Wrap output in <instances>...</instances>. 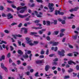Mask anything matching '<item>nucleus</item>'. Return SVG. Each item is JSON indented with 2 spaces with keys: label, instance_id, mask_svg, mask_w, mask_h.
<instances>
[{
  "label": "nucleus",
  "instance_id": "8fccbe9b",
  "mask_svg": "<svg viewBox=\"0 0 79 79\" xmlns=\"http://www.w3.org/2000/svg\"><path fill=\"white\" fill-rule=\"evenodd\" d=\"M21 26H22V23H19V24L18 26V27H21Z\"/></svg>",
  "mask_w": 79,
  "mask_h": 79
},
{
  "label": "nucleus",
  "instance_id": "680f3d73",
  "mask_svg": "<svg viewBox=\"0 0 79 79\" xmlns=\"http://www.w3.org/2000/svg\"><path fill=\"white\" fill-rule=\"evenodd\" d=\"M64 35V34L63 33H61L60 34V37H63Z\"/></svg>",
  "mask_w": 79,
  "mask_h": 79
},
{
  "label": "nucleus",
  "instance_id": "e2e57ef3",
  "mask_svg": "<svg viewBox=\"0 0 79 79\" xmlns=\"http://www.w3.org/2000/svg\"><path fill=\"white\" fill-rule=\"evenodd\" d=\"M76 69L77 70H79V65H77L76 66Z\"/></svg>",
  "mask_w": 79,
  "mask_h": 79
},
{
  "label": "nucleus",
  "instance_id": "0eeeda50",
  "mask_svg": "<svg viewBox=\"0 0 79 79\" xmlns=\"http://www.w3.org/2000/svg\"><path fill=\"white\" fill-rule=\"evenodd\" d=\"M29 15V14H28L23 15H19L18 16L19 18H24V17H26V16H28Z\"/></svg>",
  "mask_w": 79,
  "mask_h": 79
},
{
  "label": "nucleus",
  "instance_id": "ddd939ff",
  "mask_svg": "<svg viewBox=\"0 0 79 79\" xmlns=\"http://www.w3.org/2000/svg\"><path fill=\"white\" fill-rule=\"evenodd\" d=\"M68 62L69 64H72V63H73V64H76V63L73 62V61L72 60H70L68 61Z\"/></svg>",
  "mask_w": 79,
  "mask_h": 79
},
{
  "label": "nucleus",
  "instance_id": "4c0bfd02",
  "mask_svg": "<svg viewBox=\"0 0 79 79\" xmlns=\"http://www.w3.org/2000/svg\"><path fill=\"white\" fill-rule=\"evenodd\" d=\"M40 22V20H36L34 21V23H38Z\"/></svg>",
  "mask_w": 79,
  "mask_h": 79
},
{
  "label": "nucleus",
  "instance_id": "39448f33",
  "mask_svg": "<svg viewBox=\"0 0 79 79\" xmlns=\"http://www.w3.org/2000/svg\"><path fill=\"white\" fill-rule=\"evenodd\" d=\"M50 44H52V46H57L59 43L58 42H54L53 41H51L49 42Z\"/></svg>",
  "mask_w": 79,
  "mask_h": 79
},
{
  "label": "nucleus",
  "instance_id": "052dcab7",
  "mask_svg": "<svg viewBox=\"0 0 79 79\" xmlns=\"http://www.w3.org/2000/svg\"><path fill=\"white\" fill-rule=\"evenodd\" d=\"M39 33L40 34H42L43 33V32L42 31H39Z\"/></svg>",
  "mask_w": 79,
  "mask_h": 79
},
{
  "label": "nucleus",
  "instance_id": "7c9ffc66",
  "mask_svg": "<svg viewBox=\"0 0 79 79\" xmlns=\"http://www.w3.org/2000/svg\"><path fill=\"white\" fill-rule=\"evenodd\" d=\"M78 8H79V7H77L75 8H74L73 9V11H77Z\"/></svg>",
  "mask_w": 79,
  "mask_h": 79
},
{
  "label": "nucleus",
  "instance_id": "2eb2a0df",
  "mask_svg": "<svg viewBox=\"0 0 79 79\" xmlns=\"http://www.w3.org/2000/svg\"><path fill=\"white\" fill-rule=\"evenodd\" d=\"M18 53L19 54H20L21 55L23 54V52L21 51V50H19L18 51Z\"/></svg>",
  "mask_w": 79,
  "mask_h": 79
},
{
  "label": "nucleus",
  "instance_id": "20e7f679",
  "mask_svg": "<svg viewBox=\"0 0 79 79\" xmlns=\"http://www.w3.org/2000/svg\"><path fill=\"white\" fill-rule=\"evenodd\" d=\"M58 53L60 57H61V56H64V51L63 50H62L61 52L58 51Z\"/></svg>",
  "mask_w": 79,
  "mask_h": 79
},
{
  "label": "nucleus",
  "instance_id": "49530a36",
  "mask_svg": "<svg viewBox=\"0 0 79 79\" xmlns=\"http://www.w3.org/2000/svg\"><path fill=\"white\" fill-rule=\"evenodd\" d=\"M54 25H56V24H57V20H54Z\"/></svg>",
  "mask_w": 79,
  "mask_h": 79
},
{
  "label": "nucleus",
  "instance_id": "c9c22d12",
  "mask_svg": "<svg viewBox=\"0 0 79 79\" xmlns=\"http://www.w3.org/2000/svg\"><path fill=\"white\" fill-rule=\"evenodd\" d=\"M1 68H3V69L5 67L4 66V64H3V63H1Z\"/></svg>",
  "mask_w": 79,
  "mask_h": 79
},
{
  "label": "nucleus",
  "instance_id": "393cba45",
  "mask_svg": "<svg viewBox=\"0 0 79 79\" xmlns=\"http://www.w3.org/2000/svg\"><path fill=\"white\" fill-rule=\"evenodd\" d=\"M4 9V7L3 6H0V10L1 11H3V10Z\"/></svg>",
  "mask_w": 79,
  "mask_h": 79
},
{
  "label": "nucleus",
  "instance_id": "f03ea898",
  "mask_svg": "<svg viewBox=\"0 0 79 79\" xmlns=\"http://www.w3.org/2000/svg\"><path fill=\"white\" fill-rule=\"evenodd\" d=\"M2 17H6V16H7V17H8L7 19H8L13 18V16L12 15H11V14L10 13L8 14L7 15H6V14L5 13H2Z\"/></svg>",
  "mask_w": 79,
  "mask_h": 79
},
{
  "label": "nucleus",
  "instance_id": "6e6552de",
  "mask_svg": "<svg viewBox=\"0 0 79 79\" xmlns=\"http://www.w3.org/2000/svg\"><path fill=\"white\" fill-rule=\"evenodd\" d=\"M21 30H24V33L25 34H26L27 33V29L26 28L23 27L21 29Z\"/></svg>",
  "mask_w": 79,
  "mask_h": 79
},
{
  "label": "nucleus",
  "instance_id": "412c9836",
  "mask_svg": "<svg viewBox=\"0 0 79 79\" xmlns=\"http://www.w3.org/2000/svg\"><path fill=\"white\" fill-rule=\"evenodd\" d=\"M5 56H2L1 58L0 59V61H2L3 60H5Z\"/></svg>",
  "mask_w": 79,
  "mask_h": 79
},
{
  "label": "nucleus",
  "instance_id": "cd10ccee",
  "mask_svg": "<svg viewBox=\"0 0 79 79\" xmlns=\"http://www.w3.org/2000/svg\"><path fill=\"white\" fill-rule=\"evenodd\" d=\"M73 53L74 56H77V55H78V54H79V53H78V52H73Z\"/></svg>",
  "mask_w": 79,
  "mask_h": 79
},
{
  "label": "nucleus",
  "instance_id": "2f4dec72",
  "mask_svg": "<svg viewBox=\"0 0 79 79\" xmlns=\"http://www.w3.org/2000/svg\"><path fill=\"white\" fill-rule=\"evenodd\" d=\"M17 64H18L19 65V64H20L21 63V61L18 60L17 61Z\"/></svg>",
  "mask_w": 79,
  "mask_h": 79
},
{
  "label": "nucleus",
  "instance_id": "f704fd0d",
  "mask_svg": "<svg viewBox=\"0 0 79 79\" xmlns=\"http://www.w3.org/2000/svg\"><path fill=\"white\" fill-rule=\"evenodd\" d=\"M70 70H68V73H71V72H73V69H70Z\"/></svg>",
  "mask_w": 79,
  "mask_h": 79
},
{
  "label": "nucleus",
  "instance_id": "e433bc0d",
  "mask_svg": "<svg viewBox=\"0 0 79 79\" xmlns=\"http://www.w3.org/2000/svg\"><path fill=\"white\" fill-rule=\"evenodd\" d=\"M25 74L27 76H29V74H30V72L28 71L27 72H26Z\"/></svg>",
  "mask_w": 79,
  "mask_h": 79
},
{
  "label": "nucleus",
  "instance_id": "1a4fd4ad",
  "mask_svg": "<svg viewBox=\"0 0 79 79\" xmlns=\"http://www.w3.org/2000/svg\"><path fill=\"white\" fill-rule=\"evenodd\" d=\"M27 44H29V45L30 46H32L34 44H32V41L31 40H27Z\"/></svg>",
  "mask_w": 79,
  "mask_h": 79
},
{
  "label": "nucleus",
  "instance_id": "c85d7f7f",
  "mask_svg": "<svg viewBox=\"0 0 79 79\" xmlns=\"http://www.w3.org/2000/svg\"><path fill=\"white\" fill-rule=\"evenodd\" d=\"M35 29H36V30L41 29H42V27H36V28H35Z\"/></svg>",
  "mask_w": 79,
  "mask_h": 79
},
{
  "label": "nucleus",
  "instance_id": "37998d69",
  "mask_svg": "<svg viewBox=\"0 0 79 79\" xmlns=\"http://www.w3.org/2000/svg\"><path fill=\"white\" fill-rule=\"evenodd\" d=\"M11 6L12 7V8H16V6H15L13 4H12L11 5Z\"/></svg>",
  "mask_w": 79,
  "mask_h": 79
},
{
  "label": "nucleus",
  "instance_id": "5fc2aeb1",
  "mask_svg": "<svg viewBox=\"0 0 79 79\" xmlns=\"http://www.w3.org/2000/svg\"><path fill=\"white\" fill-rule=\"evenodd\" d=\"M68 56H73V54L72 53H69L68 54Z\"/></svg>",
  "mask_w": 79,
  "mask_h": 79
},
{
  "label": "nucleus",
  "instance_id": "09e8293b",
  "mask_svg": "<svg viewBox=\"0 0 79 79\" xmlns=\"http://www.w3.org/2000/svg\"><path fill=\"white\" fill-rule=\"evenodd\" d=\"M36 25V26H39L40 27L42 26V24L40 23H37Z\"/></svg>",
  "mask_w": 79,
  "mask_h": 79
},
{
  "label": "nucleus",
  "instance_id": "f8f14e48",
  "mask_svg": "<svg viewBox=\"0 0 79 79\" xmlns=\"http://www.w3.org/2000/svg\"><path fill=\"white\" fill-rule=\"evenodd\" d=\"M35 13L36 14V16L38 17V18H41V17H42V15H40L38 14V12H37V11H35Z\"/></svg>",
  "mask_w": 79,
  "mask_h": 79
},
{
  "label": "nucleus",
  "instance_id": "338daca9",
  "mask_svg": "<svg viewBox=\"0 0 79 79\" xmlns=\"http://www.w3.org/2000/svg\"><path fill=\"white\" fill-rule=\"evenodd\" d=\"M10 55H11V54H10V53H8V54H7L8 58H10Z\"/></svg>",
  "mask_w": 79,
  "mask_h": 79
},
{
  "label": "nucleus",
  "instance_id": "bb28decb",
  "mask_svg": "<svg viewBox=\"0 0 79 79\" xmlns=\"http://www.w3.org/2000/svg\"><path fill=\"white\" fill-rule=\"evenodd\" d=\"M36 1L38 3H43V1L42 0H36Z\"/></svg>",
  "mask_w": 79,
  "mask_h": 79
},
{
  "label": "nucleus",
  "instance_id": "9b49d317",
  "mask_svg": "<svg viewBox=\"0 0 79 79\" xmlns=\"http://www.w3.org/2000/svg\"><path fill=\"white\" fill-rule=\"evenodd\" d=\"M17 37L20 38L22 37V35L19 34L16 35H13L14 38H15V39H16Z\"/></svg>",
  "mask_w": 79,
  "mask_h": 79
},
{
  "label": "nucleus",
  "instance_id": "7ed1b4c3",
  "mask_svg": "<svg viewBox=\"0 0 79 79\" xmlns=\"http://www.w3.org/2000/svg\"><path fill=\"white\" fill-rule=\"evenodd\" d=\"M53 6H54V4L53 3L50 4L49 5L48 7L51 10L50 12H53V10H54V7H53Z\"/></svg>",
  "mask_w": 79,
  "mask_h": 79
},
{
  "label": "nucleus",
  "instance_id": "72a5a7b5",
  "mask_svg": "<svg viewBox=\"0 0 79 79\" xmlns=\"http://www.w3.org/2000/svg\"><path fill=\"white\" fill-rule=\"evenodd\" d=\"M23 58H29V56H28L27 55H23Z\"/></svg>",
  "mask_w": 79,
  "mask_h": 79
},
{
  "label": "nucleus",
  "instance_id": "a878e982",
  "mask_svg": "<svg viewBox=\"0 0 79 79\" xmlns=\"http://www.w3.org/2000/svg\"><path fill=\"white\" fill-rule=\"evenodd\" d=\"M45 53V51H44V49H41V51L40 52V54L41 55H44V53Z\"/></svg>",
  "mask_w": 79,
  "mask_h": 79
},
{
  "label": "nucleus",
  "instance_id": "3c124183",
  "mask_svg": "<svg viewBox=\"0 0 79 79\" xmlns=\"http://www.w3.org/2000/svg\"><path fill=\"white\" fill-rule=\"evenodd\" d=\"M5 32L7 33V34H8L9 33V31L7 30H5L4 31Z\"/></svg>",
  "mask_w": 79,
  "mask_h": 79
},
{
  "label": "nucleus",
  "instance_id": "f257e3e1",
  "mask_svg": "<svg viewBox=\"0 0 79 79\" xmlns=\"http://www.w3.org/2000/svg\"><path fill=\"white\" fill-rule=\"evenodd\" d=\"M27 7H26V6H24L22 7H18L17 8V10H18V11H19V10H21L20 11V13H23L25 11V10H27ZM22 9H23V10Z\"/></svg>",
  "mask_w": 79,
  "mask_h": 79
},
{
  "label": "nucleus",
  "instance_id": "58836bf2",
  "mask_svg": "<svg viewBox=\"0 0 79 79\" xmlns=\"http://www.w3.org/2000/svg\"><path fill=\"white\" fill-rule=\"evenodd\" d=\"M53 76V74H50L49 75H47V73L45 74V76L46 77H47V76Z\"/></svg>",
  "mask_w": 79,
  "mask_h": 79
},
{
  "label": "nucleus",
  "instance_id": "79ce46f5",
  "mask_svg": "<svg viewBox=\"0 0 79 79\" xmlns=\"http://www.w3.org/2000/svg\"><path fill=\"white\" fill-rule=\"evenodd\" d=\"M73 77H76V76H77V73H73Z\"/></svg>",
  "mask_w": 79,
  "mask_h": 79
},
{
  "label": "nucleus",
  "instance_id": "b1692460",
  "mask_svg": "<svg viewBox=\"0 0 79 79\" xmlns=\"http://www.w3.org/2000/svg\"><path fill=\"white\" fill-rule=\"evenodd\" d=\"M68 45L69 46V48H73V46H72V45H71L70 44L68 43Z\"/></svg>",
  "mask_w": 79,
  "mask_h": 79
},
{
  "label": "nucleus",
  "instance_id": "6e6d98bb",
  "mask_svg": "<svg viewBox=\"0 0 79 79\" xmlns=\"http://www.w3.org/2000/svg\"><path fill=\"white\" fill-rule=\"evenodd\" d=\"M16 24H17V23H14L11 24V26H14V25H16Z\"/></svg>",
  "mask_w": 79,
  "mask_h": 79
},
{
  "label": "nucleus",
  "instance_id": "864d4df0",
  "mask_svg": "<svg viewBox=\"0 0 79 79\" xmlns=\"http://www.w3.org/2000/svg\"><path fill=\"white\" fill-rule=\"evenodd\" d=\"M57 49L58 47H56L54 48V51L55 52H56V51H57Z\"/></svg>",
  "mask_w": 79,
  "mask_h": 79
},
{
  "label": "nucleus",
  "instance_id": "4468645a",
  "mask_svg": "<svg viewBox=\"0 0 79 79\" xmlns=\"http://www.w3.org/2000/svg\"><path fill=\"white\" fill-rule=\"evenodd\" d=\"M35 63L36 64H41L42 63V61L40 60H38L36 61Z\"/></svg>",
  "mask_w": 79,
  "mask_h": 79
},
{
  "label": "nucleus",
  "instance_id": "aec40b11",
  "mask_svg": "<svg viewBox=\"0 0 79 79\" xmlns=\"http://www.w3.org/2000/svg\"><path fill=\"white\" fill-rule=\"evenodd\" d=\"M33 44L32 43V44H33V45H32V46L33 45H37L39 44V42L38 41H34L33 42Z\"/></svg>",
  "mask_w": 79,
  "mask_h": 79
},
{
  "label": "nucleus",
  "instance_id": "9d476101",
  "mask_svg": "<svg viewBox=\"0 0 79 79\" xmlns=\"http://www.w3.org/2000/svg\"><path fill=\"white\" fill-rule=\"evenodd\" d=\"M50 66L49 65H46L45 68V69L46 71H48L49 70V69H50Z\"/></svg>",
  "mask_w": 79,
  "mask_h": 79
},
{
  "label": "nucleus",
  "instance_id": "c03bdc74",
  "mask_svg": "<svg viewBox=\"0 0 79 79\" xmlns=\"http://www.w3.org/2000/svg\"><path fill=\"white\" fill-rule=\"evenodd\" d=\"M53 61H58V59L56 58L53 60Z\"/></svg>",
  "mask_w": 79,
  "mask_h": 79
},
{
  "label": "nucleus",
  "instance_id": "6ab92c4d",
  "mask_svg": "<svg viewBox=\"0 0 79 79\" xmlns=\"http://www.w3.org/2000/svg\"><path fill=\"white\" fill-rule=\"evenodd\" d=\"M77 35H75L73 36L72 37V38L73 39L76 40L77 39Z\"/></svg>",
  "mask_w": 79,
  "mask_h": 79
},
{
  "label": "nucleus",
  "instance_id": "f3484780",
  "mask_svg": "<svg viewBox=\"0 0 79 79\" xmlns=\"http://www.w3.org/2000/svg\"><path fill=\"white\" fill-rule=\"evenodd\" d=\"M58 15H64V13L63 12H60V10L58 11Z\"/></svg>",
  "mask_w": 79,
  "mask_h": 79
},
{
  "label": "nucleus",
  "instance_id": "5701e85b",
  "mask_svg": "<svg viewBox=\"0 0 79 79\" xmlns=\"http://www.w3.org/2000/svg\"><path fill=\"white\" fill-rule=\"evenodd\" d=\"M52 64L53 66H56L58 64V63L56 62H54L52 63Z\"/></svg>",
  "mask_w": 79,
  "mask_h": 79
},
{
  "label": "nucleus",
  "instance_id": "603ef678",
  "mask_svg": "<svg viewBox=\"0 0 79 79\" xmlns=\"http://www.w3.org/2000/svg\"><path fill=\"white\" fill-rule=\"evenodd\" d=\"M49 53V50H48V49H47L46 51V54L48 55Z\"/></svg>",
  "mask_w": 79,
  "mask_h": 79
},
{
  "label": "nucleus",
  "instance_id": "0e129e2a",
  "mask_svg": "<svg viewBox=\"0 0 79 79\" xmlns=\"http://www.w3.org/2000/svg\"><path fill=\"white\" fill-rule=\"evenodd\" d=\"M53 56H54V54H50L49 55V56H50V57H53Z\"/></svg>",
  "mask_w": 79,
  "mask_h": 79
},
{
  "label": "nucleus",
  "instance_id": "dca6fc26",
  "mask_svg": "<svg viewBox=\"0 0 79 79\" xmlns=\"http://www.w3.org/2000/svg\"><path fill=\"white\" fill-rule=\"evenodd\" d=\"M8 45H7L6 46H6L5 44H3L2 45V47L3 48H6L7 50H8Z\"/></svg>",
  "mask_w": 79,
  "mask_h": 79
},
{
  "label": "nucleus",
  "instance_id": "c756f323",
  "mask_svg": "<svg viewBox=\"0 0 79 79\" xmlns=\"http://www.w3.org/2000/svg\"><path fill=\"white\" fill-rule=\"evenodd\" d=\"M38 74H39V73L37 72L35 74V77H40V76Z\"/></svg>",
  "mask_w": 79,
  "mask_h": 79
},
{
  "label": "nucleus",
  "instance_id": "69168bd1",
  "mask_svg": "<svg viewBox=\"0 0 79 79\" xmlns=\"http://www.w3.org/2000/svg\"><path fill=\"white\" fill-rule=\"evenodd\" d=\"M61 23L62 24H65V20H63L62 21Z\"/></svg>",
  "mask_w": 79,
  "mask_h": 79
},
{
  "label": "nucleus",
  "instance_id": "de8ad7c7",
  "mask_svg": "<svg viewBox=\"0 0 79 79\" xmlns=\"http://www.w3.org/2000/svg\"><path fill=\"white\" fill-rule=\"evenodd\" d=\"M3 69H4L6 72H8V70L7 69V68L6 67H4Z\"/></svg>",
  "mask_w": 79,
  "mask_h": 79
},
{
  "label": "nucleus",
  "instance_id": "774afa93",
  "mask_svg": "<svg viewBox=\"0 0 79 79\" xmlns=\"http://www.w3.org/2000/svg\"><path fill=\"white\" fill-rule=\"evenodd\" d=\"M24 66H26L27 65V64H26V63H23L22 64Z\"/></svg>",
  "mask_w": 79,
  "mask_h": 79
},
{
  "label": "nucleus",
  "instance_id": "a18cd8bd",
  "mask_svg": "<svg viewBox=\"0 0 79 79\" xmlns=\"http://www.w3.org/2000/svg\"><path fill=\"white\" fill-rule=\"evenodd\" d=\"M55 15H58V11H57V10H56L55 11Z\"/></svg>",
  "mask_w": 79,
  "mask_h": 79
},
{
  "label": "nucleus",
  "instance_id": "473e14b6",
  "mask_svg": "<svg viewBox=\"0 0 79 79\" xmlns=\"http://www.w3.org/2000/svg\"><path fill=\"white\" fill-rule=\"evenodd\" d=\"M46 23L47 24V26H50V22L49 21H46Z\"/></svg>",
  "mask_w": 79,
  "mask_h": 79
},
{
  "label": "nucleus",
  "instance_id": "4d7b16f0",
  "mask_svg": "<svg viewBox=\"0 0 79 79\" xmlns=\"http://www.w3.org/2000/svg\"><path fill=\"white\" fill-rule=\"evenodd\" d=\"M10 49H11V51H13L14 50V48H13V47H12V46H10Z\"/></svg>",
  "mask_w": 79,
  "mask_h": 79
},
{
  "label": "nucleus",
  "instance_id": "bf43d9fd",
  "mask_svg": "<svg viewBox=\"0 0 79 79\" xmlns=\"http://www.w3.org/2000/svg\"><path fill=\"white\" fill-rule=\"evenodd\" d=\"M46 39L47 40H50V37L49 36H48L46 37Z\"/></svg>",
  "mask_w": 79,
  "mask_h": 79
},
{
  "label": "nucleus",
  "instance_id": "13d9d810",
  "mask_svg": "<svg viewBox=\"0 0 79 79\" xmlns=\"http://www.w3.org/2000/svg\"><path fill=\"white\" fill-rule=\"evenodd\" d=\"M62 71L63 73H65V69H64L62 68Z\"/></svg>",
  "mask_w": 79,
  "mask_h": 79
},
{
  "label": "nucleus",
  "instance_id": "a211bd4d",
  "mask_svg": "<svg viewBox=\"0 0 79 79\" xmlns=\"http://www.w3.org/2000/svg\"><path fill=\"white\" fill-rule=\"evenodd\" d=\"M59 33V31H55L53 33V35H58Z\"/></svg>",
  "mask_w": 79,
  "mask_h": 79
},
{
  "label": "nucleus",
  "instance_id": "423d86ee",
  "mask_svg": "<svg viewBox=\"0 0 79 79\" xmlns=\"http://www.w3.org/2000/svg\"><path fill=\"white\" fill-rule=\"evenodd\" d=\"M30 35H34V37H40L39 35H37V32H31L30 33Z\"/></svg>",
  "mask_w": 79,
  "mask_h": 79
},
{
  "label": "nucleus",
  "instance_id": "ea45409f",
  "mask_svg": "<svg viewBox=\"0 0 79 79\" xmlns=\"http://www.w3.org/2000/svg\"><path fill=\"white\" fill-rule=\"evenodd\" d=\"M70 77L69 76H65L64 77V79H68Z\"/></svg>",
  "mask_w": 79,
  "mask_h": 79
},
{
  "label": "nucleus",
  "instance_id": "a19ab883",
  "mask_svg": "<svg viewBox=\"0 0 79 79\" xmlns=\"http://www.w3.org/2000/svg\"><path fill=\"white\" fill-rule=\"evenodd\" d=\"M20 77V79H23V75H20V74L19 75Z\"/></svg>",
  "mask_w": 79,
  "mask_h": 79
},
{
  "label": "nucleus",
  "instance_id": "4be33fe9",
  "mask_svg": "<svg viewBox=\"0 0 79 79\" xmlns=\"http://www.w3.org/2000/svg\"><path fill=\"white\" fill-rule=\"evenodd\" d=\"M7 2L8 3H12V4L13 3H14L15 2V1H13L12 2L11 1L8 0L7 1Z\"/></svg>",
  "mask_w": 79,
  "mask_h": 79
}]
</instances>
